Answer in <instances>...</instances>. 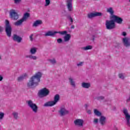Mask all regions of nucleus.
Segmentation results:
<instances>
[{
    "label": "nucleus",
    "instance_id": "nucleus-1",
    "mask_svg": "<svg viewBox=\"0 0 130 130\" xmlns=\"http://www.w3.org/2000/svg\"><path fill=\"white\" fill-rule=\"evenodd\" d=\"M42 77V72H38L30 79L27 83L28 87H32V86H37L40 82V79Z\"/></svg>",
    "mask_w": 130,
    "mask_h": 130
},
{
    "label": "nucleus",
    "instance_id": "nucleus-2",
    "mask_svg": "<svg viewBox=\"0 0 130 130\" xmlns=\"http://www.w3.org/2000/svg\"><path fill=\"white\" fill-rule=\"evenodd\" d=\"M60 97L59 95L56 94L54 97V101H50L44 104V106L46 107L54 106L59 101Z\"/></svg>",
    "mask_w": 130,
    "mask_h": 130
},
{
    "label": "nucleus",
    "instance_id": "nucleus-3",
    "mask_svg": "<svg viewBox=\"0 0 130 130\" xmlns=\"http://www.w3.org/2000/svg\"><path fill=\"white\" fill-rule=\"evenodd\" d=\"M26 103L27 104V106L32 110L33 112L35 113H37V112H38V106H37L36 104L34 103L33 101L29 100L26 102Z\"/></svg>",
    "mask_w": 130,
    "mask_h": 130
},
{
    "label": "nucleus",
    "instance_id": "nucleus-4",
    "mask_svg": "<svg viewBox=\"0 0 130 130\" xmlns=\"http://www.w3.org/2000/svg\"><path fill=\"white\" fill-rule=\"evenodd\" d=\"M122 112L125 117L126 125L128 126H130V114L128 113V110L127 109L124 108L123 109Z\"/></svg>",
    "mask_w": 130,
    "mask_h": 130
},
{
    "label": "nucleus",
    "instance_id": "nucleus-5",
    "mask_svg": "<svg viewBox=\"0 0 130 130\" xmlns=\"http://www.w3.org/2000/svg\"><path fill=\"white\" fill-rule=\"evenodd\" d=\"M106 28L108 30H112L115 28V23L114 20L111 19L110 20L106 21Z\"/></svg>",
    "mask_w": 130,
    "mask_h": 130
},
{
    "label": "nucleus",
    "instance_id": "nucleus-6",
    "mask_svg": "<svg viewBox=\"0 0 130 130\" xmlns=\"http://www.w3.org/2000/svg\"><path fill=\"white\" fill-rule=\"evenodd\" d=\"M5 29L7 36L11 37L12 33V26L10 25V21L8 20H5Z\"/></svg>",
    "mask_w": 130,
    "mask_h": 130
},
{
    "label": "nucleus",
    "instance_id": "nucleus-7",
    "mask_svg": "<svg viewBox=\"0 0 130 130\" xmlns=\"http://www.w3.org/2000/svg\"><path fill=\"white\" fill-rule=\"evenodd\" d=\"M38 95L41 98L46 97V96L49 95V90L47 88H44L39 91Z\"/></svg>",
    "mask_w": 130,
    "mask_h": 130
},
{
    "label": "nucleus",
    "instance_id": "nucleus-8",
    "mask_svg": "<svg viewBox=\"0 0 130 130\" xmlns=\"http://www.w3.org/2000/svg\"><path fill=\"white\" fill-rule=\"evenodd\" d=\"M10 18L13 20H18L19 19V15L18 14V12H17L16 10L14 9L10 10Z\"/></svg>",
    "mask_w": 130,
    "mask_h": 130
},
{
    "label": "nucleus",
    "instance_id": "nucleus-9",
    "mask_svg": "<svg viewBox=\"0 0 130 130\" xmlns=\"http://www.w3.org/2000/svg\"><path fill=\"white\" fill-rule=\"evenodd\" d=\"M84 120L82 119H76L74 120V123L76 126L82 127L84 126Z\"/></svg>",
    "mask_w": 130,
    "mask_h": 130
},
{
    "label": "nucleus",
    "instance_id": "nucleus-10",
    "mask_svg": "<svg viewBox=\"0 0 130 130\" xmlns=\"http://www.w3.org/2000/svg\"><path fill=\"white\" fill-rule=\"evenodd\" d=\"M111 20H113L114 23H117L118 24H121L122 23V19L121 18L116 16L115 15H112L110 16Z\"/></svg>",
    "mask_w": 130,
    "mask_h": 130
},
{
    "label": "nucleus",
    "instance_id": "nucleus-11",
    "mask_svg": "<svg viewBox=\"0 0 130 130\" xmlns=\"http://www.w3.org/2000/svg\"><path fill=\"white\" fill-rule=\"evenodd\" d=\"M103 15L101 12H93L88 14V18L89 19H92V18H94V17H101Z\"/></svg>",
    "mask_w": 130,
    "mask_h": 130
},
{
    "label": "nucleus",
    "instance_id": "nucleus-12",
    "mask_svg": "<svg viewBox=\"0 0 130 130\" xmlns=\"http://www.w3.org/2000/svg\"><path fill=\"white\" fill-rule=\"evenodd\" d=\"M124 46L126 47H129L130 46V39L129 38L125 37L122 40Z\"/></svg>",
    "mask_w": 130,
    "mask_h": 130
},
{
    "label": "nucleus",
    "instance_id": "nucleus-13",
    "mask_svg": "<svg viewBox=\"0 0 130 130\" xmlns=\"http://www.w3.org/2000/svg\"><path fill=\"white\" fill-rule=\"evenodd\" d=\"M66 2L68 11L70 12L73 11V0H67Z\"/></svg>",
    "mask_w": 130,
    "mask_h": 130
},
{
    "label": "nucleus",
    "instance_id": "nucleus-14",
    "mask_svg": "<svg viewBox=\"0 0 130 130\" xmlns=\"http://www.w3.org/2000/svg\"><path fill=\"white\" fill-rule=\"evenodd\" d=\"M59 113L61 116H63V115H66V114L69 113V111L67 110L65 108H62L60 109Z\"/></svg>",
    "mask_w": 130,
    "mask_h": 130
},
{
    "label": "nucleus",
    "instance_id": "nucleus-15",
    "mask_svg": "<svg viewBox=\"0 0 130 130\" xmlns=\"http://www.w3.org/2000/svg\"><path fill=\"white\" fill-rule=\"evenodd\" d=\"M69 83L73 88H76V81L74 80L72 77H69L68 78Z\"/></svg>",
    "mask_w": 130,
    "mask_h": 130
},
{
    "label": "nucleus",
    "instance_id": "nucleus-16",
    "mask_svg": "<svg viewBox=\"0 0 130 130\" xmlns=\"http://www.w3.org/2000/svg\"><path fill=\"white\" fill-rule=\"evenodd\" d=\"M13 39L14 40V41H17V42H18V43H20V42L22 41V38L20 37L17 35H14Z\"/></svg>",
    "mask_w": 130,
    "mask_h": 130
},
{
    "label": "nucleus",
    "instance_id": "nucleus-17",
    "mask_svg": "<svg viewBox=\"0 0 130 130\" xmlns=\"http://www.w3.org/2000/svg\"><path fill=\"white\" fill-rule=\"evenodd\" d=\"M40 25H42V20H37L34 22L32 27H38V26H40Z\"/></svg>",
    "mask_w": 130,
    "mask_h": 130
},
{
    "label": "nucleus",
    "instance_id": "nucleus-18",
    "mask_svg": "<svg viewBox=\"0 0 130 130\" xmlns=\"http://www.w3.org/2000/svg\"><path fill=\"white\" fill-rule=\"evenodd\" d=\"M100 122L102 125H104L106 123V118L104 116H101L100 118Z\"/></svg>",
    "mask_w": 130,
    "mask_h": 130
},
{
    "label": "nucleus",
    "instance_id": "nucleus-19",
    "mask_svg": "<svg viewBox=\"0 0 130 130\" xmlns=\"http://www.w3.org/2000/svg\"><path fill=\"white\" fill-rule=\"evenodd\" d=\"M56 34V31H49L45 34V36H54Z\"/></svg>",
    "mask_w": 130,
    "mask_h": 130
},
{
    "label": "nucleus",
    "instance_id": "nucleus-20",
    "mask_svg": "<svg viewBox=\"0 0 130 130\" xmlns=\"http://www.w3.org/2000/svg\"><path fill=\"white\" fill-rule=\"evenodd\" d=\"M82 87L84 88L85 89H89L91 87V84L90 83L83 82L81 84Z\"/></svg>",
    "mask_w": 130,
    "mask_h": 130
},
{
    "label": "nucleus",
    "instance_id": "nucleus-21",
    "mask_svg": "<svg viewBox=\"0 0 130 130\" xmlns=\"http://www.w3.org/2000/svg\"><path fill=\"white\" fill-rule=\"evenodd\" d=\"M23 22L24 21H23V19L21 18V19L15 22L14 23V25H15V26H21V25L23 24Z\"/></svg>",
    "mask_w": 130,
    "mask_h": 130
},
{
    "label": "nucleus",
    "instance_id": "nucleus-22",
    "mask_svg": "<svg viewBox=\"0 0 130 130\" xmlns=\"http://www.w3.org/2000/svg\"><path fill=\"white\" fill-rule=\"evenodd\" d=\"M29 17H30V14H29L28 13H25L24 14L23 17L21 19H22V20L24 22H25V21H27V20L28 19V18H29Z\"/></svg>",
    "mask_w": 130,
    "mask_h": 130
},
{
    "label": "nucleus",
    "instance_id": "nucleus-23",
    "mask_svg": "<svg viewBox=\"0 0 130 130\" xmlns=\"http://www.w3.org/2000/svg\"><path fill=\"white\" fill-rule=\"evenodd\" d=\"M63 39H64V41L65 42H68L70 41V40L71 39V35H70V34H66L63 37Z\"/></svg>",
    "mask_w": 130,
    "mask_h": 130
},
{
    "label": "nucleus",
    "instance_id": "nucleus-24",
    "mask_svg": "<svg viewBox=\"0 0 130 130\" xmlns=\"http://www.w3.org/2000/svg\"><path fill=\"white\" fill-rule=\"evenodd\" d=\"M29 52H30V53H31V54H35V53H36V52H37V48L32 47V48H30V49L29 50Z\"/></svg>",
    "mask_w": 130,
    "mask_h": 130
},
{
    "label": "nucleus",
    "instance_id": "nucleus-25",
    "mask_svg": "<svg viewBox=\"0 0 130 130\" xmlns=\"http://www.w3.org/2000/svg\"><path fill=\"white\" fill-rule=\"evenodd\" d=\"M27 58H30V59H33L34 60H36L37 59V56L33 55H29L25 56Z\"/></svg>",
    "mask_w": 130,
    "mask_h": 130
},
{
    "label": "nucleus",
    "instance_id": "nucleus-26",
    "mask_svg": "<svg viewBox=\"0 0 130 130\" xmlns=\"http://www.w3.org/2000/svg\"><path fill=\"white\" fill-rule=\"evenodd\" d=\"M107 13H109L110 14L111 16H114L113 15V13H114V11H113V9L112 8H109L107 9Z\"/></svg>",
    "mask_w": 130,
    "mask_h": 130
},
{
    "label": "nucleus",
    "instance_id": "nucleus-27",
    "mask_svg": "<svg viewBox=\"0 0 130 130\" xmlns=\"http://www.w3.org/2000/svg\"><path fill=\"white\" fill-rule=\"evenodd\" d=\"M12 115L15 119H18L19 118V113L17 112H12Z\"/></svg>",
    "mask_w": 130,
    "mask_h": 130
},
{
    "label": "nucleus",
    "instance_id": "nucleus-28",
    "mask_svg": "<svg viewBox=\"0 0 130 130\" xmlns=\"http://www.w3.org/2000/svg\"><path fill=\"white\" fill-rule=\"evenodd\" d=\"M92 48H93V46H92L91 45H88V46L83 47L82 49L83 50H90Z\"/></svg>",
    "mask_w": 130,
    "mask_h": 130
},
{
    "label": "nucleus",
    "instance_id": "nucleus-29",
    "mask_svg": "<svg viewBox=\"0 0 130 130\" xmlns=\"http://www.w3.org/2000/svg\"><path fill=\"white\" fill-rule=\"evenodd\" d=\"M56 34H60V35H66L68 34V31L67 30L63 31H56Z\"/></svg>",
    "mask_w": 130,
    "mask_h": 130
},
{
    "label": "nucleus",
    "instance_id": "nucleus-30",
    "mask_svg": "<svg viewBox=\"0 0 130 130\" xmlns=\"http://www.w3.org/2000/svg\"><path fill=\"white\" fill-rule=\"evenodd\" d=\"M94 113L95 115H97V116H100V115H101V112L99 111L97 109L94 110Z\"/></svg>",
    "mask_w": 130,
    "mask_h": 130
},
{
    "label": "nucleus",
    "instance_id": "nucleus-31",
    "mask_svg": "<svg viewBox=\"0 0 130 130\" xmlns=\"http://www.w3.org/2000/svg\"><path fill=\"white\" fill-rule=\"evenodd\" d=\"M48 61H50V62H51V63H52V64H54L55 63H56V61L54 58L48 59Z\"/></svg>",
    "mask_w": 130,
    "mask_h": 130
},
{
    "label": "nucleus",
    "instance_id": "nucleus-32",
    "mask_svg": "<svg viewBox=\"0 0 130 130\" xmlns=\"http://www.w3.org/2000/svg\"><path fill=\"white\" fill-rule=\"evenodd\" d=\"M25 77H27V74H25L23 75L20 76L18 78V80L19 81H22V80H23V79H24Z\"/></svg>",
    "mask_w": 130,
    "mask_h": 130
},
{
    "label": "nucleus",
    "instance_id": "nucleus-33",
    "mask_svg": "<svg viewBox=\"0 0 130 130\" xmlns=\"http://www.w3.org/2000/svg\"><path fill=\"white\" fill-rule=\"evenodd\" d=\"M50 5V0H45V7H47Z\"/></svg>",
    "mask_w": 130,
    "mask_h": 130
},
{
    "label": "nucleus",
    "instance_id": "nucleus-34",
    "mask_svg": "<svg viewBox=\"0 0 130 130\" xmlns=\"http://www.w3.org/2000/svg\"><path fill=\"white\" fill-rule=\"evenodd\" d=\"M125 77V76H124V74H123L122 73L119 74V78L120 79H121L122 80H123V79H124Z\"/></svg>",
    "mask_w": 130,
    "mask_h": 130
},
{
    "label": "nucleus",
    "instance_id": "nucleus-35",
    "mask_svg": "<svg viewBox=\"0 0 130 130\" xmlns=\"http://www.w3.org/2000/svg\"><path fill=\"white\" fill-rule=\"evenodd\" d=\"M4 117H5V113L3 112H0V120H2Z\"/></svg>",
    "mask_w": 130,
    "mask_h": 130
},
{
    "label": "nucleus",
    "instance_id": "nucleus-36",
    "mask_svg": "<svg viewBox=\"0 0 130 130\" xmlns=\"http://www.w3.org/2000/svg\"><path fill=\"white\" fill-rule=\"evenodd\" d=\"M21 0H14V4L18 5V4H20L21 3Z\"/></svg>",
    "mask_w": 130,
    "mask_h": 130
},
{
    "label": "nucleus",
    "instance_id": "nucleus-37",
    "mask_svg": "<svg viewBox=\"0 0 130 130\" xmlns=\"http://www.w3.org/2000/svg\"><path fill=\"white\" fill-rule=\"evenodd\" d=\"M68 19L70 20L71 24H73V22H74V20L73 19V18H72V17L71 16H69L68 17Z\"/></svg>",
    "mask_w": 130,
    "mask_h": 130
},
{
    "label": "nucleus",
    "instance_id": "nucleus-38",
    "mask_svg": "<svg viewBox=\"0 0 130 130\" xmlns=\"http://www.w3.org/2000/svg\"><path fill=\"white\" fill-rule=\"evenodd\" d=\"M83 64H84V62H80L77 63V66L78 67H82V66H83Z\"/></svg>",
    "mask_w": 130,
    "mask_h": 130
},
{
    "label": "nucleus",
    "instance_id": "nucleus-39",
    "mask_svg": "<svg viewBox=\"0 0 130 130\" xmlns=\"http://www.w3.org/2000/svg\"><path fill=\"white\" fill-rule=\"evenodd\" d=\"M57 43H61L62 42V40L61 39H58L57 40Z\"/></svg>",
    "mask_w": 130,
    "mask_h": 130
},
{
    "label": "nucleus",
    "instance_id": "nucleus-40",
    "mask_svg": "<svg viewBox=\"0 0 130 130\" xmlns=\"http://www.w3.org/2000/svg\"><path fill=\"white\" fill-rule=\"evenodd\" d=\"M29 39L30 41H33V35H30V36H29Z\"/></svg>",
    "mask_w": 130,
    "mask_h": 130
},
{
    "label": "nucleus",
    "instance_id": "nucleus-41",
    "mask_svg": "<svg viewBox=\"0 0 130 130\" xmlns=\"http://www.w3.org/2000/svg\"><path fill=\"white\" fill-rule=\"evenodd\" d=\"M103 99H104V97H103V96H99V97L98 98V100H103Z\"/></svg>",
    "mask_w": 130,
    "mask_h": 130
},
{
    "label": "nucleus",
    "instance_id": "nucleus-42",
    "mask_svg": "<svg viewBox=\"0 0 130 130\" xmlns=\"http://www.w3.org/2000/svg\"><path fill=\"white\" fill-rule=\"evenodd\" d=\"M93 122L94 123H97L98 122V119H94V121H93Z\"/></svg>",
    "mask_w": 130,
    "mask_h": 130
},
{
    "label": "nucleus",
    "instance_id": "nucleus-43",
    "mask_svg": "<svg viewBox=\"0 0 130 130\" xmlns=\"http://www.w3.org/2000/svg\"><path fill=\"white\" fill-rule=\"evenodd\" d=\"M122 35L123 36H126V32H123L122 33Z\"/></svg>",
    "mask_w": 130,
    "mask_h": 130
},
{
    "label": "nucleus",
    "instance_id": "nucleus-44",
    "mask_svg": "<svg viewBox=\"0 0 130 130\" xmlns=\"http://www.w3.org/2000/svg\"><path fill=\"white\" fill-rule=\"evenodd\" d=\"M87 112L88 114H91V110H87Z\"/></svg>",
    "mask_w": 130,
    "mask_h": 130
},
{
    "label": "nucleus",
    "instance_id": "nucleus-45",
    "mask_svg": "<svg viewBox=\"0 0 130 130\" xmlns=\"http://www.w3.org/2000/svg\"><path fill=\"white\" fill-rule=\"evenodd\" d=\"M4 79V78L3 77V76H0V82L1 81H3V79Z\"/></svg>",
    "mask_w": 130,
    "mask_h": 130
},
{
    "label": "nucleus",
    "instance_id": "nucleus-46",
    "mask_svg": "<svg viewBox=\"0 0 130 130\" xmlns=\"http://www.w3.org/2000/svg\"><path fill=\"white\" fill-rule=\"evenodd\" d=\"M88 106H89V105L88 104H85L84 105V107H85V108H87V107H88Z\"/></svg>",
    "mask_w": 130,
    "mask_h": 130
},
{
    "label": "nucleus",
    "instance_id": "nucleus-47",
    "mask_svg": "<svg viewBox=\"0 0 130 130\" xmlns=\"http://www.w3.org/2000/svg\"><path fill=\"white\" fill-rule=\"evenodd\" d=\"M3 30V27L2 26H0V31H2Z\"/></svg>",
    "mask_w": 130,
    "mask_h": 130
},
{
    "label": "nucleus",
    "instance_id": "nucleus-48",
    "mask_svg": "<svg viewBox=\"0 0 130 130\" xmlns=\"http://www.w3.org/2000/svg\"><path fill=\"white\" fill-rule=\"evenodd\" d=\"M0 59H2V56L0 55Z\"/></svg>",
    "mask_w": 130,
    "mask_h": 130
},
{
    "label": "nucleus",
    "instance_id": "nucleus-49",
    "mask_svg": "<svg viewBox=\"0 0 130 130\" xmlns=\"http://www.w3.org/2000/svg\"><path fill=\"white\" fill-rule=\"evenodd\" d=\"M129 2H130V0H129Z\"/></svg>",
    "mask_w": 130,
    "mask_h": 130
}]
</instances>
